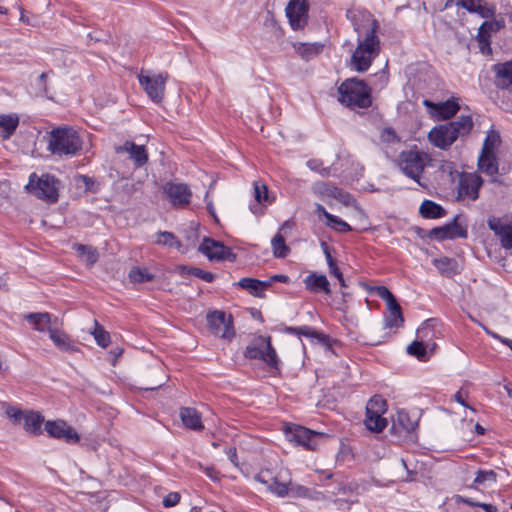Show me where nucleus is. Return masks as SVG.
Here are the masks:
<instances>
[{"mask_svg": "<svg viewBox=\"0 0 512 512\" xmlns=\"http://www.w3.org/2000/svg\"><path fill=\"white\" fill-rule=\"evenodd\" d=\"M428 154L414 146L413 149L404 150L399 154L398 166L404 175L414 180L418 185L425 187L421 182L427 162Z\"/></svg>", "mask_w": 512, "mask_h": 512, "instance_id": "obj_6", "label": "nucleus"}, {"mask_svg": "<svg viewBox=\"0 0 512 512\" xmlns=\"http://www.w3.org/2000/svg\"><path fill=\"white\" fill-rule=\"evenodd\" d=\"M303 282L306 290L311 293L318 294L324 292L325 294H331L330 283L323 274L310 273Z\"/></svg>", "mask_w": 512, "mask_h": 512, "instance_id": "obj_19", "label": "nucleus"}, {"mask_svg": "<svg viewBox=\"0 0 512 512\" xmlns=\"http://www.w3.org/2000/svg\"><path fill=\"white\" fill-rule=\"evenodd\" d=\"M478 169L488 175L496 176L499 172L497 155L481 152L478 157Z\"/></svg>", "mask_w": 512, "mask_h": 512, "instance_id": "obj_24", "label": "nucleus"}, {"mask_svg": "<svg viewBox=\"0 0 512 512\" xmlns=\"http://www.w3.org/2000/svg\"><path fill=\"white\" fill-rule=\"evenodd\" d=\"M294 48L297 54L304 59L305 61H309L314 57L318 56L322 53L324 49V45L319 42L315 43H297L294 44Z\"/></svg>", "mask_w": 512, "mask_h": 512, "instance_id": "obj_29", "label": "nucleus"}, {"mask_svg": "<svg viewBox=\"0 0 512 512\" xmlns=\"http://www.w3.org/2000/svg\"><path fill=\"white\" fill-rule=\"evenodd\" d=\"M491 37L492 34L486 32L485 30L478 29V34L476 36V40L478 42L479 51L483 55H491Z\"/></svg>", "mask_w": 512, "mask_h": 512, "instance_id": "obj_43", "label": "nucleus"}, {"mask_svg": "<svg viewBox=\"0 0 512 512\" xmlns=\"http://www.w3.org/2000/svg\"><path fill=\"white\" fill-rule=\"evenodd\" d=\"M455 501L457 504H465V505H468L471 507H480L485 512H498L496 506H494L492 504L480 503V502L474 501L473 499L465 497V496L457 495L455 497Z\"/></svg>", "mask_w": 512, "mask_h": 512, "instance_id": "obj_44", "label": "nucleus"}, {"mask_svg": "<svg viewBox=\"0 0 512 512\" xmlns=\"http://www.w3.org/2000/svg\"><path fill=\"white\" fill-rule=\"evenodd\" d=\"M202 254L207 256L209 260H229L234 261L236 255L231 248L225 246L222 242L205 237L198 249Z\"/></svg>", "mask_w": 512, "mask_h": 512, "instance_id": "obj_12", "label": "nucleus"}, {"mask_svg": "<svg viewBox=\"0 0 512 512\" xmlns=\"http://www.w3.org/2000/svg\"><path fill=\"white\" fill-rule=\"evenodd\" d=\"M419 213L425 219H439L446 215V210L432 200H424L419 208Z\"/></svg>", "mask_w": 512, "mask_h": 512, "instance_id": "obj_30", "label": "nucleus"}, {"mask_svg": "<svg viewBox=\"0 0 512 512\" xmlns=\"http://www.w3.org/2000/svg\"><path fill=\"white\" fill-rule=\"evenodd\" d=\"M437 117L441 120H448L455 116L460 110L459 104L454 100H446L434 105Z\"/></svg>", "mask_w": 512, "mask_h": 512, "instance_id": "obj_31", "label": "nucleus"}, {"mask_svg": "<svg viewBox=\"0 0 512 512\" xmlns=\"http://www.w3.org/2000/svg\"><path fill=\"white\" fill-rule=\"evenodd\" d=\"M338 94V100L352 110L367 109L372 105L371 87L356 77L344 80L338 87Z\"/></svg>", "mask_w": 512, "mask_h": 512, "instance_id": "obj_4", "label": "nucleus"}, {"mask_svg": "<svg viewBox=\"0 0 512 512\" xmlns=\"http://www.w3.org/2000/svg\"><path fill=\"white\" fill-rule=\"evenodd\" d=\"M235 285L257 298H265V291L269 288V283L249 277L241 278Z\"/></svg>", "mask_w": 512, "mask_h": 512, "instance_id": "obj_22", "label": "nucleus"}, {"mask_svg": "<svg viewBox=\"0 0 512 512\" xmlns=\"http://www.w3.org/2000/svg\"><path fill=\"white\" fill-rule=\"evenodd\" d=\"M388 314L385 316V328H399L404 323L401 306L396 301L387 306Z\"/></svg>", "mask_w": 512, "mask_h": 512, "instance_id": "obj_28", "label": "nucleus"}, {"mask_svg": "<svg viewBox=\"0 0 512 512\" xmlns=\"http://www.w3.org/2000/svg\"><path fill=\"white\" fill-rule=\"evenodd\" d=\"M140 86L147 96L154 103H160L165 97L166 83L169 78L168 72L158 74H145L143 70L137 76Z\"/></svg>", "mask_w": 512, "mask_h": 512, "instance_id": "obj_8", "label": "nucleus"}, {"mask_svg": "<svg viewBox=\"0 0 512 512\" xmlns=\"http://www.w3.org/2000/svg\"><path fill=\"white\" fill-rule=\"evenodd\" d=\"M425 236L428 237L429 239H435L438 241L451 239V234L449 232V226L447 223L443 226L435 227V228L429 230L425 234Z\"/></svg>", "mask_w": 512, "mask_h": 512, "instance_id": "obj_47", "label": "nucleus"}, {"mask_svg": "<svg viewBox=\"0 0 512 512\" xmlns=\"http://www.w3.org/2000/svg\"><path fill=\"white\" fill-rule=\"evenodd\" d=\"M326 224L330 228H332L338 232H341V233H346V232L352 231V227L348 223H346L345 221H343L342 219H340L339 217H337L335 215L329 216Z\"/></svg>", "mask_w": 512, "mask_h": 512, "instance_id": "obj_50", "label": "nucleus"}, {"mask_svg": "<svg viewBox=\"0 0 512 512\" xmlns=\"http://www.w3.org/2000/svg\"><path fill=\"white\" fill-rule=\"evenodd\" d=\"M494 83L497 88L512 91V61L497 63L493 66Z\"/></svg>", "mask_w": 512, "mask_h": 512, "instance_id": "obj_18", "label": "nucleus"}, {"mask_svg": "<svg viewBox=\"0 0 512 512\" xmlns=\"http://www.w3.org/2000/svg\"><path fill=\"white\" fill-rule=\"evenodd\" d=\"M51 314L48 312L28 313L23 319L33 326V329L44 332L50 328Z\"/></svg>", "mask_w": 512, "mask_h": 512, "instance_id": "obj_26", "label": "nucleus"}, {"mask_svg": "<svg viewBox=\"0 0 512 512\" xmlns=\"http://www.w3.org/2000/svg\"><path fill=\"white\" fill-rule=\"evenodd\" d=\"M45 431L50 437L64 440L66 443L73 444L80 440L76 430L64 420H49L45 422Z\"/></svg>", "mask_w": 512, "mask_h": 512, "instance_id": "obj_13", "label": "nucleus"}, {"mask_svg": "<svg viewBox=\"0 0 512 512\" xmlns=\"http://www.w3.org/2000/svg\"><path fill=\"white\" fill-rule=\"evenodd\" d=\"M308 12V0H289L285 8V14L290 27L295 31L303 30L308 24Z\"/></svg>", "mask_w": 512, "mask_h": 512, "instance_id": "obj_11", "label": "nucleus"}, {"mask_svg": "<svg viewBox=\"0 0 512 512\" xmlns=\"http://www.w3.org/2000/svg\"><path fill=\"white\" fill-rule=\"evenodd\" d=\"M154 243L161 246L179 249L182 244L176 235L169 231H159L155 234Z\"/></svg>", "mask_w": 512, "mask_h": 512, "instance_id": "obj_35", "label": "nucleus"}, {"mask_svg": "<svg viewBox=\"0 0 512 512\" xmlns=\"http://www.w3.org/2000/svg\"><path fill=\"white\" fill-rule=\"evenodd\" d=\"M274 282L289 283L290 282V278L287 275H284V274H276V275L271 276L268 280H265V283H269V287Z\"/></svg>", "mask_w": 512, "mask_h": 512, "instance_id": "obj_63", "label": "nucleus"}, {"mask_svg": "<svg viewBox=\"0 0 512 512\" xmlns=\"http://www.w3.org/2000/svg\"><path fill=\"white\" fill-rule=\"evenodd\" d=\"M189 272L191 273L192 276H195L208 283L212 282L215 279V275L213 273L204 271L197 267L195 269H190Z\"/></svg>", "mask_w": 512, "mask_h": 512, "instance_id": "obj_57", "label": "nucleus"}, {"mask_svg": "<svg viewBox=\"0 0 512 512\" xmlns=\"http://www.w3.org/2000/svg\"><path fill=\"white\" fill-rule=\"evenodd\" d=\"M289 485L291 483L279 482L277 477L274 476L267 489L278 497H285L289 494Z\"/></svg>", "mask_w": 512, "mask_h": 512, "instance_id": "obj_48", "label": "nucleus"}, {"mask_svg": "<svg viewBox=\"0 0 512 512\" xmlns=\"http://www.w3.org/2000/svg\"><path fill=\"white\" fill-rule=\"evenodd\" d=\"M505 26V23L503 20H488L482 23V25L479 27L482 31L485 30L486 32L493 34L500 31Z\"/></svg>", "mask_w": 512, "mask_h": 512, "instance_id": "obj_54", "label": "nucleus"}, {"mask_svg": "<svg viewBox=\"0 0 512 512\" xmlns=\"http://www.w3.org/2000/svg\"><path fill=\"white\" fill-rule=\"evenodd\" d=\"M474 13L480 15L482 18H491L496 13V7L493 4H488L485 0H480Z\"/></svg>", "mask_w": 512, "mask_h": 512, "instance_id": "obj_52", "label": "nucleus"}, {"mask_svg": "<svg viewBox=\"0 0 512 512\" xmlns=\"http://www.w3.org/2000/svg\"><path fill=\"white\" fill-rule=\"evenodd\" d=\"M473 126L471 115H460L456 120L434 126L428 133V140L434 147L448 150L459 137L469 135Z\"/></svg>", "mask_w": 512, "mask_h": 512, "instance_id": "obj_3", "label": "nucleus"}, {"mask_svg": "<svg viewBox=\"0 0 512 512\" xmlns=\"http://www.w3.org/2000/svg\"><path fill=\"white\" fill-rule=\"evenodd\" d=\"M181 496L178 492H170L163 498V506L170 508L176 506L180 502Z\"/></svg>", "mask_w": 512, "mask_h": 512, "instance_id": "obj_58", "label": "nucleus"}, {"mask_svg": "<svg viewBox=\"0 0 512 512\" xmlns=\"http://www.w3.org/2000/svg\"><path fill=\"white\" fill-rule=\"evenodd\" d=\"M347 19L357 33V46L353 51L349 67L359 73L366 72L381 52L378 36L379 22L366 9L347 10Z\"/></svg>", "mask_w": 512, "mask_h": 512, "instance_id": "obj_1", "label": "nucleus"}, {"mask_svg": "<svg viewBox=\"0 0 512 512\" xmlns=\"http://www.w3.org/2000/svg\"><path fill=\"white\" fill-rule=\"evenodd\" d=\"M179 416L185 428L193 431H202L204 429L201 414L195 408L182 407Z\"/></svg>", "mask_w": 512, "mask_h": 512, "instance_id": "obj_21", "label": "nucleus"}, {"mask_svg": "<svg viewBox=\"0 0 512 512\" xmlns=\"http://www.w3.org/2000/svg\"><path fill=\"white\" fill-rule=\"evenodd\" d=\"M117 154L127 153L129 160L135 168H142L148 163L149 154L145 145H137L131 140H126L121 146L115 147Z\"/></svg>", "mask_w": 512, "mask_h": 512, "instance_id": "obj_14", "label": "nucleus"}, {"mask_svg": "<svg viewBox=\"0 0 512 512\" xmlns=\"http://www.w3.org/2000/svg\"><path fill=\"white\" fill-rule=\"evenodd\" d=\"M284 331L288 334L295 335L298 337L305 336L311 339H316L323 345H330V337L322 332L316 331L310 326L304 325L299 327L288 326L285 327Z\"/></svg>", "mask_w": 512, "mask_h": 512, "instance_id": "obj_20", "label": "nucleus"}, {"mask_svg": "<svg viewBox=\"0 0 512 512\" xmlns=\"http://www.w3.org/2000/svg\"><path fill=\"white\" fill-rule=\"evenodd\" d=\"M273 254L276 258H284L289 252L290 248L286 245L284 236L278 232L271 240Z\"/></svg>", "mask_w": 512, "mask_h": 512, "instance_id": "obj_37", "label": "nucleus"}, {"mask_svg": "<svg viewBox=\"0 0 512 512\" xmlns=\"http://www.w3.org/2000/svg\"><path fill=\"white\" fill-rule=\"evenodd\" d=\"M319 433L303 426H296L287 432V437L291 442L305 447L307 450H315L317 447L316 439Z\"/></svg>", "mask_w": 512, "mask_h": 512, "instance_id": "obj_16", "label": "nucleus"}, {"mask_svg": "<svg viewBox=\"0 0 512 512\" xmlns=\"http://www.w3.org/2000/svg\"><path fill=\"white\" fill-rule=\"evenodd\" d=\"M480 0H457V5L466 9L470 13H474Z\"/></svg>", "mask_w": 512, "mask_h": 512, "instance_id": "obj_62", "label": "nucleus"}, {"mask_svg": "<svg viewBox=\"0 0 512 512\" xmlns=\"http://www.w3.org/2000/svg\"><path fill=\"white\" fill-rule=\"evenodd\" d=\"M19 126V117L16 114H1L0 115V136L7 140L16 131Z\"/></svg>", "mask_w": 512, "mask_h": 512, "instance_id": "obj_27", "label": "nucleus"}, {"mask_svg": "<svg viewBox=\"0 0 512 512\" xmlns=\"http://www.w3.org/2000/svg\"><path fill=\"white\" fill-rule=\"evenodd\" d=\"M381 138L383 141L388 143H395L400 141V138L397 136L395 130L391 127L383 129Z\"/></svg>", "mask_w": 512, "mask_h": 512, "instance_id": "obj_59", "label": "nucleus"}, {"mask_svg": "<svg viewBox=\"0 0 512 512\" xmlns=\"http://www.w3.org/2000/svg\"><path fill=\"white\" fill-rule=\"evenodd\" d=\"M254 197L258 203H262L263 201L268 200V190L266 185L258 184L257 182L254 184Z\"/></svg>", "mask_w": 512, "mask_h": 512, "instance_id": "obj_55", "label": "nucleus"}, {"mask_svg": "<svg viewBox=\"0 0 512 512\" xmlns=\"http://www.w3.org/2000/svg\"><path fill=\"white\" fill-rule=\"evenodd\" d=\"M501 143L502 140L499 132L492 129L486 134L481 152L497 155Z\"/></svg>", "mask_w": 512, "mask_h": 512, "instance_id": "obj_32", "label": "nucleus"}, {"mask_svg": "<svg viewBox=\"0 0 512 512\" xmlns=\"http://www.w3.org/2000/svg\"><path fill=\"white\" fill-rule=\"evenodd\" d=\"M129 279L133 283H145L154 279V274L150 273L147 268L132 267L129 272Z\"/></svg>", "mask_w": 512, "mask_h": 512, "instance_id": "obj_41", "label": "nucleus"}, {"mask_svg": "<svg viewBox=\"0 0 512 512\" xmlns=\"http://www.w3.org/2000/svg\"><path fill=\"white\" fill-rule=\"evenodd\" d=\"M6 414L13 421L14 424H19L21 420H23L25 412H23L19 408L9 406L6 409Z\"/></svg>", "mask_w": 512, "mask_h": 512, "instance_id": "obj_56", "label": "nucleus"}, {"mask_svg": "<svg viewBox=\"0 0 512 512\" xmlns=\"http://www.w3.org/2000/svg\"><path fill=\"white\" fill-rule=\"evenodd\" d=\"M370 292L374 293L379 298L383 299L386 302L387 306L397 301L395 296L386 286L372 287Z\"/></svg>", "mask_w": 512, "mask_h": 512, "instance_id": "obj_51", "label": "nucleus"}, {"mask_svg": "<svg viewBox=\"0 0 512 512\" xmlns=\"http://www.w3.org/2000/svg\"><path fill=\"white\" fill-rule=\"evenodd\" d=\"M48 332L50 339L60 350L70 353L78 351V347L72 342L65 332L52 328H49Z\"/></svg>", "mask_w": 512, "mask_h": 512, "instance_id": "obj_23", "label": "nucleus"}, {"mask_svg": "<svg viewBox=\"0 0 512 512\" xmlns=\"http://www.w3.org/2000/svg\"><path fill=\"white\" fill-rule=\"evenodd\" d=\"M44 422V417L34 411H26L23 418V428L27 433L33 435H40L42 433L41 426Z\"/></svg>", "mask_w": 512, "mask_h": 512, "instance_id": "obj_25", "label": "nucleus"}, {"mask_svg": "<svg viewBox=\"0 0 512 512\" xmlns=\"http://www.w3.org/2000/svg\"><path fill=\"white\" fill-rule=\"evenodd\" d=\"M289 493H291L293 496L297 497H311L310 490L302 485H295L289 487Z\"/></svg>", "mask_w": 512, "mask_h": 512, "instance_id": "obj_61", "label": "nucleus"}, {"mask_svg": "<svg viewBox=\"0 0 512 512\" xmlns=\"http://www.w3.org/2000/svg\"><path fill=\"white\" fill-rule=\"evenodd\" d=\"M338 187L326 182H318L315 184L313 191L314 193L320 197L322 200H326L327 198H333L336 195Z\"/></svg>", "mask_w": 512, "mask_h": 512, "instance_id": "obj_39", "label": "nucleus"}, {"mask_svg": "<svg viewBox=\"0 0 512 512\" xmlns=\"http://www.w3.org/2000/svg\"><path fill=\"white\" fill-rule=\"evenodd\" d=\"M206 320L209 331L214 336L227 340H231L235 336L231 314L227 315L224 311L213 310L207 313Z\"/></svg>", "mask_w": 512, "mask_h": 512, "instance_id": "obj_9", "label": "nucleus"}, {"mask_svg": "<svg viewBox=\"0 0 512 512\" xmlns=\"http://www.w3.org/2000/svg\"><path fill=\"white\" fill-rule=\"evenodd\" d=\"M433 264L443 275L451 276L456 273V261L452 258L441 257L434 259Z\"/></svg>", "mask_w": 512, "mask_h": 512, "instance_id": "obj_38", "label": "nucleus"}, {"mask_svg": "<svg viewBox=\"0 0 512 512\" xmlns=\"http://www.w3.org/2000/svg\"><path fill=\"white\" fill-rule=\"evenodd\" d=\"M407 353L415 356L418 360L424 361L427 358V350L423 342L413 341L407 347Z\"/></svg>", "mask_w": 512, "mask_h": 512, "instance_id": "obj_49", "label": "nucleus"}, {"mask_svg": "<svg viewBox=\"0 0 512 512\" xmlns=\"http://www.w3.org/2000/svg\"><path fill=\"white\" fill-rule=\"evenodd\" d=\"M91 334L93 335L97 345H99L102 348H106L109 346L111 342L110 334L97 321H95L94 329L91 332Z\"/></svg>", "mask_w": 512, "mask_h": 512, "instance_id": "obj_42", "label": "nucleus"}, {"mask_svg": "<svg viewBox=\"0 0 512 512\" xmlns=\"http://www.w3.org/2000/svg\"><path fill=\"white\" fill-rule=\"evenodd\" d=\"M367 414L382 413L387 411V402L380 395H374L370 398L366 405Z\"/></svg>", "mask_w": 512, "mask_h": 512, "instance_id": "obj_40", "label": "nucleus"}, {"mask_svg": "<svg viewBox=\"0 0 512 512\" xmlns=\"http://www.w3.org/2000/svg\"><path fill=\"white\" fill-rule=\"evenodd\" d=\"M394 429L400 428L406 433L413 432L417 427V422L412 420L406 411H398L396 418L393 420Z\"/></svg>", "mask_w": 512, "mask_h": 512, "instance_id": "obj_34", "label": "nucleus"}, {"mask_svg": "<svg viewBox=\"0 0 512 512\" xmlns=\"http://www.w3.org/2000/svg\"><path fill=\"white\" fill-rule=\"evenodd\" d=\"M487 225L500 239L503 248L512 249V224L504 223L500 218L491 216L487 220Z\"/></svg>", "mask_w": 512, "mask_h": 512, "instance_id": "obj_17", "label": "nucleus"}, {"mask_svg": "<svg viewBox=\"0 0 512 512\" xmlns=\"http://www.w3.org/2000/svg\"><path fill=\"white\" fill-rule=\"evenodd\" d=\"M123 352H124V349L121 347H115L110 350V352H109V354L111 356L110 362L113 366L116 365L118 359L122 356Z\"/></svg>", "mask_w": 512, "mask_h": 512, "instance_id": "obj_64", "label": "nucleus"}, {"mask_svg": "<svg viewBox=\"0 0 512 512\" xmlns=\"http://www.w3.org/2000/svg\"><path fill=\"white\" fill-rule=\"evenodd\" d=\"M163 192L171 204L178 208L186 207L192 196L190 188L182 183L168 182L164 185Z\"/></svg>", "mask_w": 512, "mask_h": 512, "instance_id": "obj_15", "label": "nucleus"}, {"mask_svg": "<svg viewBox=\"0 0 512 512\" xmlns=\"http://www.w3.org/2000/svg\"><path fill=\"white\" fill-rule=\"evenodd\" d=\"M483 185V179L477 173L463 172L460 174L457 184L458 201H475L479 198V190Z\"/></svg>", "mask_w": 512, "mask_h": 512, "instance_id": "obj_10", "label": "nucleus"}, {"mask_svg": "<svg viewBox=\"0 0 512 512\" xmlns=\"http://www.w3.org/2000/svg\"><path fill=\"white\" fill-rule=\"evenodd\" d=\"M497 474L493 470H478L474 479V484H483L486 481L496 482Z\"/></svg>", "mask_w": 512, "mask_h": 512, "instance_id": "obj_53", "label": "nucleus"}, {"mask_svg": "<svg viewBox=\"0 0 512 512\" xmlns=\"http://www.w3.org/2000/svg\"><path fill=\"white\" fill-rule=\"evenodd\" d=\"M243 356L249 360L263 361L272 376H277L281 372L280 359L270 336H258L245 348Z\"/></svg>", "mask_w": 512, "mask_h": 512, "instance_id": "obj_5", "label": "nucleus"}, {"mask_svg": "<svg viewBox=\"0 0 512 512\" xmlns=\"http://www.w3.org/2000/svg\"><path fill=\"white\" fill-rule=\"evenodd\" d=\"M58 184L59 180L54 175L42 174L38 176L36 173H32L25 189L38 199L47 203H56L59 198Z\"/></svg>", "mask_w": 512, "mask_h": 512, "instance_id": "obj_7", "label": "nucleus"}, {"mask_svg": "<svg viewBox=\"0 0 512 512\" xmlns=\"http://www.w3.org/2000/svg\"><path fill=\"white\" fill-rule=\"evenodd\" d=\"M459 217H460L459 215H456L451 222L447 223L449 226V232L451 234V239H455V238L466 239L468 237L467 228L458 223Z\"/></svg>", "mask_w": 512, "mask_h": 512, "instance_id": "obj_46", "label": "nucleus"}, {"mask_svg": "<svg viewBox=\"0 0 512 512\" xmlns=\"http://www.w3.org/2000/svg\"><path fill=\"white\" fill-rule=\"evenodd\" d=\"M83 143L81 134L72 126H58L47 133V151L58 158L81 154Z\"/></svg>", "mask_w": 512, "mask_h": 512, "instance_id": "obj_2", "label": "nucleus"}, {"mask_svg": "<svg viewBox=\"0 0 512 512\" xmlns=\"http://www.w3.org/2000/svg\"><path fill=\"white\" fill-rule=\"evenodd\" d=\"M334 199L338 200L344 206L352 207L356 210H361L357 200L354 198L352 194L347 191H344L341 188H338Z\"/></svg>", "mask_w": 512, "mask_h": 512, "instance_id": "obj_45", "label": "nucleus"}, {"mask_svg": "<svg viewBox=\"0 0 512 512\" xmlns=\"http://www.w3.org/2000/svg\"><path fill=\"white\" fill-rule=\"evenodd\" d=\"M382 413L367 414L364 420L365 426L372 432H382L387 426V420L382 417Z\"/></svg>", "mask_w": 512, "mask_h": 512, "instance_id": "obj_36", "label": "nucleus"}, {"mask_svg": "<svg viewBox=\"0 0 512 512\" xmlns=\"http://www.w3.org/2000/svg\"><path fill=\"white\" fill-rule=\"evenodd\" d=\"M74 250L77 252L78 256L88 265L93 266L99 258V254L95 248L92 246L84 245V244H75L73 246Z\"/></svg>", "mask_w": 512, "mask_h": 512, "instance_id": "obj_33", "label": "nucleus"}, {"mask_svg": "<svg viewBox=\"0 0 512 512\" xmlns=\"http://www.w3.org/2000/svg\"><path fill=\"white\" fill-rule=\"evenodd\" d=\"M273 477L274 476H273L272 472L268 469H265V470H261L258 474L255 475V480L264 485H267V487H268L269 484L271 483Z\"/></svg>", "mask_w": 512, "mask_h": 512, "instance_id": "obj_60", "label": "nucleus"}]
</instances>
